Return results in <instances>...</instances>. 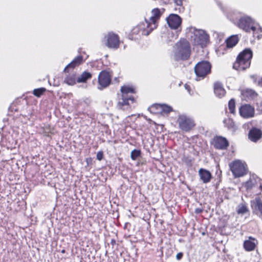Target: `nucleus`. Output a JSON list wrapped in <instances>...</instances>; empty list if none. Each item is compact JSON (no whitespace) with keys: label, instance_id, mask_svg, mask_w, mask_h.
Masks as SVG:
<instances>
[{"label":"nucleus","instance_id":"nucleus-1","mask_svg":"<svg viewBox=\"0 0 262 262\" xmlns=\"http://www.w3.org/2000/svg\"><path fill=\"white\" fill-rule=\"evenodd\" d=\"M252 55L253 53L250 49H245L237 56L233 68L238 71H243L249 68Z\"/></svg>","mask_w":262,"mask_h":262},{"label":"nucleus","instance_id":"nucleus-2","mask_svg":"<svg viewBox=\"0 0 262 262\" xmlns=\"http://www.w3.org/2000/svg\"><path fill=\"white\" fill-rule=\"evenodd\" d=\"M191 54L189 42L185 39H181L176 45L174 51V58L176 60H187Z\"/></svg>","mask_w":262,"mask_h":262},{"label":"nucleus","instance_id":"nucleus-3","mask_svg":"<svg viewBox=\"0 0 262 262\" xmlns=\"http://www.w3.org/2000/svg\"><path fill=\"white\" fill-rule=\"evenodd\" d=\"M121 97L119 99L117 106L119 108L125 110L127 108L128 106L129 105V101L132 103L134 102V98L133 97L128 96L129 93H134L135 91L132 88L123 86L121 88Z\"/></svg>","mask_w":262,"mask_h":262},{"label":"nucleus","instance_id":"nucleus-4","mask_svg":"<svg viewBox=\"0 0 262 262\" xmlns=\"http://www.w3.org/2000/svg\"><path fill=\"white\" fill-rule=\"evenodd\" d=\"M191 38L196 45H200L202 47L205 46L209 40V35L203 30L194 29Z\"/></svg>","mask_w":262,"mask_h":262},{"label":"nucleus","instance_id":"nucleus-5","mask_svg":"<svg viewBox=\"0 0 262 262\" xmlns=\"http://www.w3.org/2000/svg\"><path fill=\"white\" fill-rule=\"evenodd\" d=\"M211 64L206 61L198 63L194 67V72L197 77L204 78L211 72Z\"/></svg>","mask_w":262,"mask_h":262},{"label":"nucleus","instance_id":"nucleus-6","mask_svg":"<svg viewBox=\"0 0 262 262\" xmlns=\"http://www.w3.org/2000/svg\"><path fill=\"white\" fill-rule=\"evenodd\" d=\"M254 23L251 17L244 16L239 19L237 26L246 32H250L252 30L254 33L256 28L254 26Z\"/></svg>","mask_w":262,"mask_h":262},{"label":"nucleus","instance_id":"nucleus-7","mask_svg":"<svg viewBox=\"0 0 262 262\" xmlns=\"http://www.w3.org/2000/svg\"><path fill=\"white\" fill-rule=\"evenodd\" d=\"M152 31H150V28H147L145 23H141L137 26L134 27L129 35V38L131 40H136L138 39L137 35L140 32L144 35H148Z\"/></svg>","mask_w":262,"mask_h":262},{"label":"nucleus","instance_id":"nucleus-8","mask_svg":"<svg viewBox=\"0 0 262 262\" xmlns=\"http://www.w3.org/2000/svg\"><path fill=\"white\" fill-rule=\"evenodd\" d=\"M229 166L235 177H241L246 173V169L244 164L239 160L230 164Z\"/></svg>","mask_w":262,"mask_h":262},{"label":"nucleus","instance_id":"nucleus-9","mask_svg":"<svg viewBox=\"0 0 262 262\" xmlns=\"http://www.w3.org/2000/svg\"><path fill=\"white\" fill-rule=\"evenodd\" d=\"M169 27L172 29L181 30L182 19L176 14H170L166 18Z\"/></svg>","mask_w":262,"mask_h":262},{"label":"nucleus","instance_id":"nucleus-10","mask_svg":"<svg viewBox=\"0 0 262 262\" xmlns=\"http://www.w3.org/2000/svg\"><path fill=\"white\" fill-rule=\"evenodd\" d=\"M178 122L180 128L185 131L189 130L194 125L193 121L185 115L180 116Z\"/></svg>","mask_w":262,"mask_h":262},{"label":"nucleus","instance_id":"nucleus-11","mask_svg":"<svg viewBox=\"0 0 262 262\" xmlns=\"http://www.w3.org/2000/svg\"><path fill=\"white\" fill-rule=\"evenodd\" d=\"M160 11L158 9H155L152 11V16L149 21L146 19V25L147 28H150V31H152L157 27V21L160 16Z\"/></svg>","mask_w":262,"mask_h":262},{"label":"nucleus","instance_id":"nucleus-12","mask_svg":"<svg viewBox=\"0 0 262 262\" xmlns=\"http://www.w3.org/2000/svg\"><path fill=\"white\" fill-rule=\"evenodd\" d=\"M106 46L110 48L117 49L119 46V38L117 34L110 33L106 36Z\"/></svg>","mask_w":262,"mask_h":262},{"label":"nucleus","instance_id":"nucleus-13","mask_svg":"<svg viewBox=\"0 0 262 262\" xmlns=\"http://www.w3.org/2000/svg\"><path fill=\"white\" fill-rule=\"evenodd\" d=\"M239 114L242 117L245 118L253 117L254 115V108L249 104H245L239 108Z\"/></svg>","mask_w":262,"mask_h":262},{"label":"nucleus","instance_id":"nucleus-14","mask_svg":"<svg viewBox=\"0 0 262 262\" xmlns=\"http://www.w3.org/2000/svg\"><path fill=\"white\" fill-rule=\"evenodd\" d=\"M111 81L110 74L106 71H102L98 77L99 84L102 88L107 87L110 84Z\"/></svg>","mask_w":262,"mask_h":262},{"label":"nucleus","instance_id":"nucleus-15","mask_svg":"<svg viewBox=\"0 0 262 262\" xmlns=\"http://www.w3.org/2000/svg\"><path fill=\"white\" fill-rule=\"evenodd\" d=\"M214 147L217 149H224L229 146L228 141L222 137H217L214 138Z\"/></svg>","mask_w":262,"mask_h":262},{"label":"nucleus","instance_id":"nucleus-16","mask_svg":"<svg viewBox=\"0 0 262 262\" xmlns=\"http://www.w3.org/2000/svg\"><path fill=\"white\" fill-rule=\"evenodd\" d=\"M257 244V241L255 238L250 236L248 239L244 242V247L246 251H251L254 250Z\"/></svg>","mask_w":262,"mask_h":262},{"label":"nucleus","instance_id":"nucleus-17","mask_svg":"<svg viewBox=\"0 0 262 262\" xmlns=\"http://www.w3.org/2000/svg\"><path fill=\"white\" fill-rule=\"evenodd\" d=\"M199 174L200 177V179L204 183H207L210 181L211 179V174L207 170L201 168L199 171Z\"/></svg>","mask_w":262,"mask_h":262},{"label":"nucleus","instance_id":"nucleus-18","mask_svg":"<svg viewBox=\"0 0 262 262\" xmlns=\"http://www.w3.org/2000/svg\"><path fill=\"white\" fill-rule=\"evenodd\" d=\"M248 135L250 140L256 142L261 138L262 133L260 129L254 128L249 131Z\"/></svg>","mask_w":262,"mask_h":262},{"label":"nucleus","instance_id":"nucleus-19","mask_svg":"<svg viewBox=\"0 0 262 262\" xmlns=\"http://www.w3.org/2000/svg\"><path fill=\"white\" fill-rule=\"evenodd\" d=\"M214 92L219 98L223 97L226 93L225 90L223 87V85L219 82H215L214 84Z\"/></svg>","mask_w":262,"mask_h":262},{"label":"nucleus","instance_id":"nucleus-20","mask_svg":"<svg viewBox=\"0 0 262 262\" xmlns=\"http://www.w3.org/2000/svg\"><path fill=\"white\" fill-rule=\"evenodd\" d=\"M83 57L82 56H78L71 63L68 64L64 69L65 72H68L69 68H74L82 62Z\"/></svg>","mask_w":262,"mask_h":262},{"label":"nucleus","instance_id":"nucleus-21","mask_svg":"<svg viewBox=\"0 0 262 262\" xmlns=\"http://www.w3.org/2000/svg\"><path fill=\"white\" fill-rule=\"evenodd\" d=\"M154 107L160 110L162 113L168 114L172 111L171 106L165 104H156L152 107V108Z\"/></svg>","mask_w":262,"mask_h":262},{"label":"nucleus","instance_id":"nucleus-22","mask_svg":"<svg viewBox=\"0 0 262 262\" xmlns=\"http://www.w3.org/2000/svg\"><path fill=\"white\" fill-rule=\"evenodd\" d=\"M92 78V74L86 71L83 72L79 77L77 79V81L78 83L86 82L88 79Z\"/></svg>","mask_w":262,"mask_h":262},{"label":"nucleus","instance_id":"nucleus-23","mask_svg":"<svg viewBox=\"0 0 262 262\" xmlns=\"http://www.w3.org/2000/svg\"><path fill=\"white\" fill-rule=\"evenodd\" d=\"M238 41V38L237 35H233L226 40L227 47L228 48H232L235 46Z\"/></svg>","mask_w":262,"mask_h":262},{"label":"nucleus","instance_id":"nucleus-24","mask_svg":"<svg viewBox=\"0 0 262 262\" xmlns=\"http://www.w3.org/2000/svg\"><path fill=\"white\" fill-rule=\"evenodd\" d=\"M225 125L228 127V129L234 130L236 129V126L233 120L230 118H227L224 120Z\"/></svg>","mask_w":262,"mask_h":262},{"label":"nucleus","instance_id":"nucleus-25","mask_svg":"<svg viewBox=\"0 0 262 262\" xmlns=\"http://www.w3.org/2000/svg\"><path fill=\"white\" fill-rule=\"evenodd\" d=\"M64 82L68 85H73L76 83V78L75 74L68 75L64 78Z\"/></svg>","mask_w":262,"mask_h":262},{"label":"nucleus","instance_id":"nucleus-26","mask_svg":"<svg viewBox=\"0 0 262 262\" xmlns=\"http://www.w3.org/2000/svg\"><path fill=\"white\" fill-rule=\"evenodd\" d=\"M236 211L238 214H243L248 211V209L245 204H240L237 207Z\"/></svg>","mask_w":262,"mask_h":262},{"label":"nucleus","instance_id":"nucleus-27","mask_svg":"<svg viewBox=\"0 0 262 262\" xmlns=\"http://www.w3.org/2000/svg\"><path fill=\"white\" fill-rule=\"evenodd\" d=\"M235 101L234 99H231L228 103V107L230 111V112L232 114L235 113Z\"/></svg>","mask_w":262,"mask_h":262},{"label":"nucleus","instance_id":"nucleus-28","mask_svg":"<svg viewBox=\"0 0 262 262\" xmlns=\"http://www.w3.org/2000/svg\"><path fill=\"white\" fill-rule=\"evenodd\" d=\"M46 91V89L43 88H39V89H34L33 91V94L39 97H40L45 91Z\"/></svg>","mask_w":262,"mask_h":262},{"label":"nucleus","instance_id":"nucleus-29","mask_svg":"<svg viewBox=\"0 0 262 262\" xmlns=\"http://www.w3.org/2000/svg\"><path fill=\"white\" fill-rule=\"evenodd\" d=\"M140 151L139 150L134 149L131 152L130 157L131 158L135 160H136L139 156L140 155Z\"/></svg>","mask_w":262,"mask_h":262},{"label":"nucleus","instance_id":"nucleus-30","mask_svg":"<svg viewBox=\"0 0 262 262\" xmlns=\"http://www.w3.org/2000/svg\"><path fill=\"white\" fill-rule=\"evenodd\" d=\"M256 180L255 179V176H253L252 177H251L250 178L249 181L247 182V186L248 187H251L252 186L254 185L255 183H256Z\"/></svg>","mask_w":262,"mask_h":262},{"label":"nucleus","instance_id":"nucleus-31","mask_svg":"<svg viewBox=\"0 0 262 262\" xmlns=\"http://www.w3.org/2000/svg\"><path fill=\"white\" fill-rule=\"evenodd\" d=\"M250 77L253 79L255 83L257 84L258 86H262V77L257 82L256 81L255 75H251L250 76Z\"/></svg>","mask_w":262,"mask_h":262},{"label":"nucleus","instance_id":"nucleus-32","mask_svg":"<svg viewBox=\"0 0 262 262\" xmlns=\"http://www.w3.org/2000/svg\"><path fill=\"white\" fill-rule=\"evenodd\" d=\"M245 94L247 96H249L251 97H253L256 95L255 93L251 90H247L245 91Z\"/></svg>","mask_w":262,"mask_h":262},{"label":"nucleus","instance_id":"nucleus-33","mask_svg":"<svg viewBox=\"0 0 262 262\" xmlns=\"http://www.w3.org/2000/svg\"><path fill=\"white\" fill-rule=\"evenodd\" d=\"M102 157H103V154L101 152H98L97 153V159L100 161L102 159Z\"/></svg>","mask_w":262,"mask_h":262},{"label":"nucleus","instance_id":"nucleus-34","mask_svg":"<svg viewBox=\"0 0 262 262\" xmlns=\"http://www.w3.org/2000/svg\"><path fill=\"white\" fill-rule=\"evenodd\" d=\"M183 253L182 252L178 253L176 255V258L178 260H180L182 256H183Z\"/></svg>","mask_w":262,"mask_h":262},{"label":"nucleus","instance_id":"nucleus-35","mask_svg":"<svg viewBox=\"0 0 262 262\" xmlns=\"http://www.w3.org/2000/svg\"><path fill=\"white\" fill-rule=\"evenodd\" d=\"M182 0H176V3L178 5H181L182 4Z\"/></svg>","mask_w":262,"mask_h":262},{"label":"nucleus","instance_id":"nucleus-36","mask_svg":"<svg viewBox=\"0 0 262 262\" xmlns=\"http://www.w3.org/2000/svg\"><path fill=\"white\" fill-rule=\"evenodd\" d=\"M185 87L186 89H187L188 91H189V89H188V88H189V85H187V84H185Z\"/></svg>","mask_w":262,"mask_h":262},{"label":"nucleus","instance_id":"nucleus-37","mask_svg":"<svg viewBox=\"0 0 262 262\" xmlns=\"http://www.w3.org/2000/svg\"><path fill=\"white\" fill-rule=\"evenodd\" d=\"M259 32H261L262 31V29L261 28H258V29H257Z\"/></svg>","mask_w":262,"mask_h":262},{"label":"nucleus","instance_id":"nucleus-38","mask_svg":"<svg viewBox=\"0 0 262 262\" xmlns=\"http://www.w3.org/2000/svg\"><path fill=\"white\" fill-rule=\"evenodd\" d=\"M260 188H261V189L262 190V184H260Z\"/></svg>","mask_w":262,"mask_h":262},{"label":"nucleus","instance_id":"nucleus-39","mask_svg":"<svg viewBox=\"0 0 262 262\" xmlns=\"http://www.w3.org/2000/svg\"><path fill=\"white\" fill-rule=\"evenodd\" d=\"M115 243V241H112V243Z\"/></svg>","mask_w":262,"mask_h":262},{"label":"nucleus","instance_id":"nucleus-40","mask_svg":"<svg viewBox=\"0 0 262 262\" xmlns=\"http://www.w3.org/2000/svg\"><path fill=\"white\" fill-rule=\"evenodd\" d=\"M115 243V241H112V243Z\"/></svg>","mask_w":262,"mask_h":262}]
</instances>
